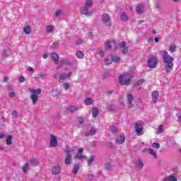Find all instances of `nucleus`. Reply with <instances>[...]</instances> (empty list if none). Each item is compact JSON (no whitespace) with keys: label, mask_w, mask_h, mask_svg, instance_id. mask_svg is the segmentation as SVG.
Here are the masks:
<instances>
[{"label":"nucleus","mask_w":181,"mask_h":181,"mask_svg":"<svg viewBox=\"0 0 181 181\" xmlns=\"http://www.w3.org/2000/svg\"><path fill=\"white\" fill-rule=\"evenodd\" d=\"M81 109V106H69L68 107L69 112H76L78 110Z\"/></svg>","instance_id":"nucleus-20"},{"label":"nucleus","mask_w":181,"mask_h":181,"mask_svg":"<svg viewBox=\"0 0 181 181\" xmlns=\"http://www.w3.org/2000/svg\"><path fill=\"white\" fill-rule=\"evenodd\" d=\"M158 65V59L155 57L150 58L147 62V66L149 69H155Z\"/></svg>","instance_id":"nucleus-6"},{"label":"nucleus","mask_w":181,"mask_h":181,"mask_svg":"<svg viewBox=\"0 0 181 181\" xmlns=\"http://www.w3.org/2000/svg\"><path fill=\"white\" fill-rule=\"evenodd\" d=\"M5 137V134L4 133L0 134V139Z\"/></svg>","instance_id":"nucleus-53"},{"label":"nucleus","mask_w":181,"mask_h":181,"mask_svg":"<svg viewBox=\"0 0 181 181\" xmlns=\"http://www.w3.org/2000/svg\"><path fill=\"white\" fill-rule=\"evenodd\" d=\"M62 66H71V62L67 59H61L58 66H57V70H60Z\"/></svg>","instance_id":"nucleus-7"},{"label":"nucleus","mask_w":181,"mask_h":181,"mask_svg":"<svg viewBox=\"0 0 181 181\" xmlns=\"http://www.w3.org/2000/svg\"><path fill=\"white\" fill-rule=\"evenodd\" d=\"M168 50V52H170V53H173L176 52V45L175 44L170 45Z\"/></svg>","instance_id":"nucleus-23"},{"label":"nucleus","mask_w":181,"mask_h":181,"mask_svg":"<svg viewBox=\"0 0 181 181\" xmlns=\"http://www.w3.org/2000/svg\"><path fill=\"white\" fill-rule=\"evenodd\" d=\"M112 63V59H111V57H108L107 59H105V64L106 66H108Z\"/></svg>","instance_id":"nucleus-37"},{"label":"nucleus","mask_w":181,"mask_h":181,"mask_svg":"<svg viewBox=\"0 0 181 181\" xmlns=\"http://www.w3.org/2000/svg\"><path fill=\"white\" fill-rule=\"evenodd\" d=\"M95 129H91L90 132L85 134V136H90V135H95Z\"/></svg>","instance_id":"nucleus-30"},{"label":"nucleus","mask_w":181,"mask_h":181,"mask_svg":"<svg viewBox=\"0 0 181 181\" xmlns=\"http://www.w3.org/2000/svg\"><path fill=\"white\" fill-rule=\"evenodd\" d=\"M94 156H91L88 158V160H87V163L88 166H91L93 165V162H94Z\"/></svg>","instance_id":"nucleus-31"},{"label":"nucleus","mask_w":181,"mask_h":181,"mask_svg":"<svg viewBox=\"0 0 181 181\" xmlns=\"http://www.w3.org/2000/svg\"><path fill=\"white\" fill-rule=\"evenodd\" d=\"M152 146L153 148H156V149H159V148H160V145L158 143H153Z\"/></svg>","instance_id":"nucleus-41"},{"label":"nucleus","mask_w":181,"mask_h":181,"mask_svg":"<svg viewBox=\"0 0 181 181\" xmlns=\"http://www.w3.org/2000/svg\"><path fill=\"white\" fill-rule=\"evenodd\" d=\"M105 47L107 49H111V47H114V50H117L118 47L121 49L123 54H127L128 53V47L125 45V42L122 41L119 43V45H117V42L115 40H107L105 42Z\"/></svg>","instance_id":"nucleus-1"},{"label":"nucleus","mask_w":181,"mask_h":181,"mask_svg":"<svg viewBox=\"0 0 181 181\" xmlns=\"http://www.w3.org/2000/svg\"><path fill=\"white\" fill-rule=\"evenodd\" d=\"M62 87H63V88H64V90H70V83H64L62 84Z\"/></svg>","instance_id":"nucleus-38"},{"label":"nucleus","mask_w":181,"mask_h":181,"mask_svg":"<svg viewBox=\"0 0 181 181\" xmlns=\"http://www.w3.org/2000/svg\"><path fill=\"white\" fill-rule=\"evenodd\" d=\"M99 54H100V57H104V51H100Z\"/></svg>","instance_id":"nucleus-51"},{"label":"nucleus","mask_w":181,"mask_h":181,"mask_svg":"<svg viewBox=\"0 0 181 181\" xmlns=\"http://www.w3.org/2000/svg\"><path fill=\"white\" fill-rule=\"evenodd\" d=\"M77 121L79 122V124H83V122H84V117H78Z\"/></svg>","instance_id":"nucleus-43"},{"label":"nucleus","mask_w":181,"mask_h":181,"mask_svg":"<svg viewBox=\"0 0 181 181\" xmlns=\"http://www.w3.org/2000/svg\"><path fill=\"white\" fill-rule=\"evenodd\" d=\"M50 57L52 59V60L54 62V64H59V54H57L55 52H52L50 54Z\"/></svg>","instance_id":"nucleus-15"},{"label":"nucleus","mask_w":181,"mask_h":181,"mask_svg":"<svg viewBox=\"0 0 181 181\" xmlns=\"http://www.w3.org/2000/svg\"><path fill=\"white\" fill-rule=\"evenodd\" d=\"M78 170H80V165L75 164L74 165V169L72 170V173H73V175H74V177H76V175L78 173Z\"/></svg>","instance_id":"nucleus-22"},{"label":"nucleus","mask_w":181,"mask_h":181,"mask_svg":"<svg viewBox=\"0 0 181 181\" xmlns=\"http://www.w3.org/2000/svg\"><path fill=\"white\" fill-rule=\"evenodd\" d=\"M9 97H11V98H13V97H15V92H10Z\"/></svg>","instance_id":"nucleus-49"},{"label":"nucleus","mask_w":181,"mask_h":181,"mask_svg":"<svg viewBox=\"0 0 181 181\" xmlns=\"http://www.w3.org/2000/svg\"><path fill=\"white\" fill-rule=\"evenodd\" d=\"M139 23H144V21H139Z\"/></svg>","instance_id":"nucleus-62"},{"label":"nucleus","mask_w":181,"mask_h":181,"mask_svg":"<svg viewBox=\"0 0 181 181\" xmlns=\"http://www.w3.org/2000/svg\"><path fill=\"white\" fill-rule=\"evenodd\" d=\"M0 150H1V151H3V150H4V148L2 147V146H0Z\"/></svg>","instance_id":"nucleus-60"},{"label":"nucleus","mask_w":181,"mask_h":181,"mask_svg":"<svg viewBox=\"0 0 181 181\" xmlns=\"http://www.w3.org/2000/svg\"><path fill=\"white\" fill-rule=\"evenodd\" d=\"M18 81H19V83H25V77H23V76H20V77L18 78Z\"/></svg>","instance_id":"nucleus-46"},{"label":"nucleus","mask_w":181,"mask_h":181,"mask_svg":"<svg viewBox=\"0 0 181 181\" xmlns=\"http://www.w3.org/2000/svg\"><path fill=\"white\" fill-rule=\"evenodd\" d=\"M178 119L180 120V122H181V117L180 116L178 117Z\"/></svg>","instance_id":"nucleus-61"},{"label":"nucleus","mask_w":181,"mask_h":181,"mask_svg":"<svg viewBox=\"0 0 181 181\" xmlns=\"http://www.w3.org/2000/svg\"><path fill=\"white\" fill-rule=\"evenodd\" d=\"M52 49H57V47H59V43L57 42H54L52 44Z\"/></svg>","instance_id":"nucleus-47"},{"label":"nucleus","mask_w":181,"mask_h":181,"mask_svg":"<svg viewBox=\"0 0 181 181\" xmlns=\"http://www.w3.org/2000/svg\"><path fill=\"white\" fill-rule=\"evenodd\" d=\"M129 81H131V75L128 72H125L119 76V83L122 84V86H127L129 84Z\"/></svg>","instance_id":"nucleus-5"},{"label":"nucleus","mask_w":181,"mask_h":181,"mask_svg":"<svg viewBox=\"0 0 181 181\" xmlns=\"http://www.w3.org/2000/svg\"><path fill=\"white\" fill-rule=\"evenodd\" d=\"M8 90H13V86H8Z\"/></svg>","instance_id":"nucleus-58"},{"label":"nucleus","mask_w":181,"mask_h":181,"mask_svg":"<svg viewBox=\"0 0 181 181\" xmlns=\"http://www.w3.org/2000/svg\"><path fill=\"white\" fill-rule=\"evenodd\" d=\"M136 165L138 166V168H140V169H142L144 168V163L141 160H137L136 161Z\"/></svg>","instance_id":"nucleus-34"},{"label":"nucleus","mask_w":181,"mask_h":181,"mask_svg":"<svg viewBox=\"0 0 181 181\" xmlns=\"http://www.w3.org/2000/svg\"><path fill=\"white\" fill-rule=\"evenodd\" d=\"M134 130L136 132L137 135H141L142 131H144V126L141 122H136L134 124Z\"/></svg>","instance_id":"nucleus-8"},{"label":"nucleus","mask_w":181,"mask_h":181,"mask_svg":"<svg viewBox=\"0 0 181 181\" xmlns=\"http://www.w3.org/2000/svg\"><path fill=\"white\" fill-rule=\"evenodd\" d=\"M110 57L112 59V62H114L115 63H119V62L121 61V59L119 58V57L110 56Z\"/></svg>","instance_id":"nucleus-27"},{"label":"nucleus","mask_w":181,"mask_h":181,"mask_svg":"<svg viewBox=\"0 0 181 181\" xmlns=\"http://www.w3.org/2000/svg\"><path fill=\"white\" fill-rule=\"evenodd\" d=\"M9 80V78H8V77H5L4 78V80H3V81H4V83H6V81H8Z\"/></svg>","instance_id":"nucleus-52"},{"label":"nucleus","mask_w":181,"mask_h":181,"mask_svg":"<svg viewBox=\"0 0 181 181\" xmlns=\"http://www.w3.org/2000/svg\"><path fill=\"white\" fill-rule=\"evenodd\" d=\"M62 172V169L60 168V165H57L56 166L52 167V173L54 176H57V175H60Z\"/></svg>","instance_id":"nucleus-12"},{"label":"nucleus","mask_w":181,"mask_h":181,"mask_svg":"<svg viewBox=\"0 0 181 181\" xmlns=\"http://www.w3.org/2000/svg\"><path fill=\"white\" fill-rule=\"evenodd\" d=\"M30 163H31L33 166H37V165H39V160L36 158H33L30 160Z\"/></svg>","instance_id":"nucleus-26"},{"label":"nucleus","mask_w":181,"mask_h":181,"mask_svg":"<svg viewBox=\"0 0 181 181\" xmlns=\"http://www.w3.org/2000/svg\"><path fill=\"white\" fill-rule=\"evenodd\" d=\"M53 30H54V26H53L52 25H47L46 32H47V33H52V32H53Z\"/></svg>","instance_id":"nucleus-25"},{"label":"nucleus","mask_w":181,"mask_h":181,"mask_svg":"<svg viewBox=\"0 0 181 181\" xmlns=\"http://www.w3.org/2000/svg\"><path fill=\"white\" fill-rule=\"evenodd\" d=\"M110 166L109 165V166L106 167V169H110Z\"/></svg>","instance_id":"nucleus-63"},{"label":"nucleus","mask_w":181,"mask_h":181,"mask_svg":"<svg viewBox=\"0 0 181 181\" xmlns=\"http://www.w3.org/2000/svg\"><path fill=\"white\" fill-rule=\"evenodd\" d=\"M92 117L93 118H97V116L98 115V108L97 107H93L92 109Z\"/></svg>","instance_id":"nucleus-24"},{"label":"nucleus","mask_w":181,"mask_h":181,"mask_svg":"<svg viewBox=\"0 0 181 181\" xmlns=\"http://www.w3.org/2000/svg\"><path fill=\"white\" fill-rule=\"evenodd\" d=\"M102 21L104 23H105L107 26L111 25V21L110 20V16L108 14L105 13L102 16Z\"/></svg>","instance_id":"nucleus-14"},{"label":"nucleus","mask_w":181,"mask_h":181,"mask_svg":"<svg viewBox=\"0 0 181 181\" xmlns=\"http://www.w3.org/2000/svg\"><path fill=\"white\" fill-rule=\"evenodd\" d=\"M76 57H78V59H84V54L81 51H78L76 52Z\"/></svg>","instance_id":"nucleus-35"},{"label":"nucleus","mask_w":181,"mask_h":181,"mask_svg":"<svg viewBox=\"0 0 181 181\" xmlns=\"http://www.w3.org/2000/svg\"><path fill=\"white\" fill-rule=\"evenodd\" d=\"M28 170H29V163H25L24 164V165L23 166L22 172H23V173H26V172H28Z\"/></svg>","instance_id":"nucleus-29"},{"label":"nucleus","mask_w":181,"mask_h":181,"mask_svg":"<svg viewBox=\"0 0 181 181\" xmlns=\"http://www.w3.org/2000/svg\"><path fill=\"white\" fill-rule=\"evenodd\" d=\"M11 115H12V117H18V112L13 111L11 113Z\"/></svg>","instance_id":"nucleus-48"},{"label":"nucleus","mask_w":181,"mask_h":181,"mask_svg":"<svg viewBox=\"0 0 181 181\" xmlns=\"http://www.w3.org/2000/svg\"><path fill=\"white\" fill-rule=\"evenodd\" d=\"M173 2H177V1H179V0H173Z\"/></svg>","instance_id":"nucleus-64"},{"label":"nucleus","mask_w":181,"mask_h":181,"mask_svg":"<svg viewBox=\"0 0 181 181\" xmlns=\"http://www.w3.org/2000/svg\"><path fill=\"white\" fill-rule=\"evenodd\" d=\"M144 80L141 79L137 81L136 83L134 84V87H136L137 86H141V84H144Z\"/></svg>","instance_id":"nucleus-40"},{"label":"nucleus","mask_w":181,"mask_h":181,"mask_svg":"<svg viewBox=\"0 0 181 181\" xmlns=\"http://www.w3.org/2000/svg\"><path fill=\"white\" fill-rule=\"evenodd\" d=\"M110 131L111 132H117V127L115 126L110 127Z\"/></svg>","instance_id":"nucleus-45"},{"label":"nucleus","mask_w":181,"mask_h":181,"mask_svg":"<svg viewBox=\"0 0 181 181\" xmlns=\"http://www.w3.org/2000/svg\"><path fill=\"white\" fill-rule=\"evenodd\" d=\"M116 144L117 145H121L125 142V134H120L117 136V137L115 139Z\"/></svg>","instance_id":"nucleus-11"},{"label":"nucleus","mask_w":181,"mask_h":181,"mask_svg":"<svg viewBox=\"0 0 181 181\" xmlns=\"http://www.w3.org/2000/svg\"><path fill=\"white\" fill-rule=\"evenodd\" d=\"M83 152H84V150L83 149V148H80L75 156V159H79V160H84V159H87V157L83 155Z\"/></svg>","instance_id":"nucleus-9"},{"label":"nucleus","mask_w":181,"mask_h":181,"mask_svg":"<svg viewBox=\"0 0 181 181\" xmlns=\"http://www.w3.org/2000/svg\"><path fill=\"white\" fill-rule=\"evenodd\" d=\"M152 33H153V35L156 34V30H153Z\"/></svg>","instance_id":"nucleus-59"},{"label":"nucleus","mask_w":181,"mask_h":181,"mask_svg":"<svg viewBox=\"0 0 181 181\" xmlns=\"http://www.w3.org/2000/svg\"><path fill=\"white\" fill-rule=\"evenodd\" d=\"M12 135H8L7 137H6V145H11V144H12Z\"/></svg>","instance_id":"nucleus-32"},{"label":"nucleus","mask_w":181,"mask_h":181,"mask_svg":"<svg viewBox=\"0 0 181 181\" xmlns=\"http://www.w3.org/2000/svg\"><path fill=\"white\" fill-rule=\"evenodd\" d=\"M161 56L164 60L165 71L169 73L173 69V57L169 55L166 50L161 51Z\"/></svg>","instance_id":"nucleus-2"},{"label":"nucleus","mask_w":181,"mask_h":181,"mask_svg":"<svg viewBox=\"0 0 181 181\" xmlns=\"http://www.w3.org/2000/svg\"><path fill=\"white\" fill-rule=\"evenodd\" d=\"M50 146L51 148H54L57 146V138H56V136H51L50 139Z\"/></svg>","instance_id":"nucleus-17"},{"label":"nucleus","mask_w":181,"mask_h":181,"mask_svg":"<svg viewBox=\"0 0 181 181\" xmlns=\"http://www.w3.org/2000/svg\"><path fill=\"white\" fill-rule=\"evenodd\" d=\"M159 98V92L154 90L152 92V100L155 104L158 103V98Z\"/></svg>","instance_id":"nucleus-18"},{"label":"nucleus","mask_w":181,"mask_h":181,"mask_svg":"<svg viewBox=\"0 0 181 181\" xmlns=\"http://www.w3.org/2000/svg\"><path fill=\"white\" fill-rule=\"evenodd\" d=\"M167 180L168 181H177V178L173 175H168L167 177Z\"/></svg>","instance_id":"nucleus-36"},{"label":"nucleus","mask_w":181,"mask_h":181,"mask_svg":"<svg viewBox=\"0 0 181 181\" xmlns=\"http://www.w3.org/2000/svg\"><path fill=\"white\" fill-rule=\"evenodd\" d=\"M88 179L91 180V179H93V175H88Z\"/></svg>","instance_id":"nucleus-57"},{"label":"nucleus","mask_w":181,"mask_h":181,"mask_svg":"<svg viewBox=\"0 0 181 181\" xmlns=\"http://www.w3.org/2000/svg\"><path fill=\"white\" fill-rule=\"evenodd\" d=\"M62 15V10H57L55 13V16L59 18Z\"/></svg>","instance_id":"nucleus-42"},{"label":"nucleus","mask_w":181,"mask_h":181,"mask_svg":"<svg viewBox=\"0 0 181 181\" xmlns=\"http://www.w3.org/2000/svg\"><path fill=\"white\" fill-rule=\"evenodd\" d=\"M23 30L25 35H30L32 33V28L30 25H25L23 28Z\"/></svg>","instance_id":"nucleus-21"},{"label":"nucleus","mask_w":181,"mask_h":181,"mask_svg":"<svg viewBox=\"0 0 181 181\" xmlns=\"http://www.w3.org/2000/svg\"><path fill=\"white\" fill-rule=\"evenodd\" d=\"M148 153H150V155H152L153 158H156V153L153 150H152V148L148 149Z\"/></svg>","instance_id":"nucleus-39"},{"label":"nucleus","mask_w":181,"mask_h":181,"mask_svg":"<svg viewBox=\"0 0 181 181\" xmlns=\"http://www.w3.org/2000/svg\"><path fill=\"white\" fill-rule=\"evenodd\" d=\"M30 92L31 93L30 98L33 103V105H36L38 100H39V95L42 94V89L37 88V89H30Z\"/></svg>","instance_id":"nucleus-3"},{"label":"nucleus","mask_w":181,"mask_h":181,"mask_svg":"<svg viewBox=\"0 0 181 181\" xmlns=\"http://www.w3.org/2000/svg\"><path fill=\"white\" fill-rule=\"evenodd\" d=\"M42 59H47V54H44L42 55Z\"/></svg>","instance_id":"nucleus-54"},{"label":"nucleus","mask_w":181,"mask_h":181,"mask_svg":"<svg viewBox=\"0 0 181 181\" xmlns=\"http://www.w3.org/2000/svg\"><path fill=\"white\" fill-rule=\"evenodd\" d=\"M91 6H93V0H86L84 6L81 9V13H83V15H86L87 16H90L93 13L88 11V8H91Z\"/></svg>","instance_id":"nucleus-4"},{"label":"nucleus","mask_w":181,"mask_h":181,"mask_svg":"<svg viewBox=\"0 0 181 181\" xmlns=\"http://www.w3.org/2000/svg\"><path fill=\"white\" fill-rule=\"evenodd\" d=\"M144 11H145V6H144V4H140L136 6V13H138L139 15H141V13H144Z\"/></svg>","instance_id":"nucleus-16"},{"label":"nucleus","mask_w":181,"mask_h":181,"mask_svg":"<svg viewBox=\"0 0 181 181\" xmlns=\"http://www.w3.org/2000/svg\"><path fill=\"white\" fill-rule=\"evenodd\" d=\"M28 71H33V69L32 68V66L28 67Z\"/></svg>","instance_id":"nucleus-56"},{"label":"nucleus","mask_w":181,"mask_h":181,"mask_svg":"<svg viewBox=\"0 0 181 181\" xmlns=\"http://www.w3.org/2000/svg\"><path fill=\"white\" fill-rule=\"evenodd\" d=\"M154 41L156 42V43H158V42H159V38L158 37H155Z\"/></svg>","instance_id":"nucleus-55"},{"label":"nucleus","mask_w":181,"mask_h":181,"mask_svg":"<svg viewBox=\"0 0 181 181\" xmlns=\"http://www.w3.org/2000/svg\"><path fill=\"white\" fill-rule=\"evenodd\" d=\"M120 19L123 22H127V21H128V16H127V13H122L120 16Z\"/></svg>","instance_id":"nucleus-28"},{"label":"nucleus","mask_w":181,"mask_h":181,"mask_svg":"<svg viewBox=\"0 0 181 181\" xmlns=\"http://www.w3.org/2000/svg\"><path fill=\"white\" fill-rule=\"evenodd\" d=\"M71 74H72L71 71H69V72H67V73L62 72L59 75V79L60 80H66L67 78H70V77H71Z\"/></svg>","instance_id":"nucleus-13"},{"label":"nucleus","mask_w":181,"mask_h":181,"mask_svg":"<svg viewBox=\"0 0 181 181\" xmlns=\"http://www.w3.org/2000/svg\"><path fill=\"white\" fill-rule=\"evenodd\" d=\"M163 132V125H160L158 129V134H160Z\"/></svg>","instance_id":"nucleus-44"},{"label":"nucleus","mask_w":181,"mask_h":181,"mask_svg":"<svg viewBox=\"0 0 181 181\" xmlns=\"http://www.w3.org/2000/svg\"><path fill=\"white\" fill-rule=\"evenodd\" d=\"M84 103L86 105H91L93 104V99L88 98L84 100Z\"/></svg>","instance_id":"nucleus-33"},{"label":"nucleus","mask_w":181,"mask_h":181,"mask_svg":"<svg viewBox=\"0 0 181 181\" xmlns=\"http://www.w3.org/2000/svg\"><path fill=\"white\" fill-rule=\"evenodd\" d=\"M66 157L65 158V165H70L71 163V153H73L72 150H66Z\"/></svg>","instance_id":"nucleus-10"},{"label":"nucleus","mask_w":181,"mask_h":181,"mask_svg":"<svg viewBox=\"0 0 181 181\" xmlns=\"http://www.w3.org/2000/svg\"><path fill=\"white\" fill-rule=\"evenodd\" d=\"M81 43H83V40H78L76 42V45H81Z\"/></svg>","instance_id":"nucleus-50"},{"label":"nucleus","mask_w":181,"mask_h":181,"mask_svg":"<svg viewBox=\"0 0 181 181\" xmlns=\"http://www.w3.org/2000/svg\"><path fill=\"white\" fill-rule=\"evenodd\" d=\"M132 101H134V96H132L131 94L127 95V103L129 104V108H132V107H134Z\"/></svg>","instance_id":"nucleus-19"}]
</instances>
